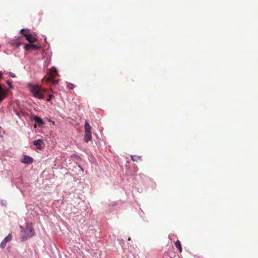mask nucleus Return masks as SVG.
<instances>
[{"instance_id":"1","label":"nucleus","mask_w":258,"mask_h":258,"mask_svg":"<svg viewBox=\"0 0 258 258\" xmlns=\"http://www.w3.org/2000/svg\"><path fill=\"white\" fill-rule=\"evenodd\" d=\"M28 87L33 96L39 99H44L45 94L49 92V90L43 88L39 85H33L29 83L28 84Z\"/></svg>"},{"instance_id":"2","label":"nucleus","mask_w":258,"mask_h":258,"mask_svg":"<svg viewBox=\"0 0 258 258\" xmlns=\"http://www.w3.org/2000/svg\"><path fill=\"white\" fill-rule=\"evenodd\" d=\"M20 228L23 241L26 240L35 235V232L32 224H27L26 229L23 226H20Z\"/></svg>"},{"instance_id":"3","label":"nucleus","mask_w":258,"mask_h":258,"mask_svg":"<svg viewBox=\"0 0 258 258\" xmlns=\"http://www.w3.org/2000/svg\"><path fill=\"white\" fill-rule=\"evenodd\" d=\"M58 75L57 72L55 68L51 69L49 73L46 75L43 79V82H52L53 84H56L58 80H55V78Z\"/></svg>"},{"instance_id":"4","label":"nucleus","mask_w":258,"mask_h":258,"mask_svg":"<svg viewBox=\"0 0 258 258\" xmlns=\"http://www.w3.org/2000/svg\"><path fill=\"white\" fill-rule=\"evenodd\" d=\"M84 130H85V135H84V141L86 143H88L89 141H91L92 139V127L90 125L89 123L87 120L85 121V123L84 125Z\"/></svg>"},{"instance_id":"5","label":"nucleus","mask_w":258,"mask_h":258,"mask_svg":"<svg viewBox=\"0 0 258 258\" xmlns=\"http://www.w3.org/2000/svg\"><path fill=\"white\" fill-rule=\"evenodd\" d=\"M28 29H22L21 30V34L26 38L27 41L30 43H34L37 41V38L33 35L28 34Z\"/></svg>"},{"instance_id":"6","label":"nucleus","mask_w":258,"mask_h":258,"mask_svg":"<svg viewBox=\"0 0 258 258\" xmlns=\"http://www.w3.org/2000/svg\"><path fill=\"white\" fill-rule=\"evenodd\" d=\"M12 234L11 233H9V235L2 241L0 244V247L3 249L4 248L6 247L7 243L12 240Z\"/></svg>"},{"instance_id":"7","label":"nucleus","mask_w":258,"mask_h":258,"mask_svg":"<svg viewBox=\"0 0 258 258\" xmlns=\"http://www.w3.org/2000/svg\"><path fill=\"white\" fill-rule=\"evenodd\" d=\"M40 47L33 44H26L24 46V49L26 51H31L32 50H38Z\"/></svg>"},{"instance_id":"8","label":"nucleus","mask_w":258,"mask_h":258,"mask_svg":"<svg viewBox=\"0 0 258 258\" xmlns=\"http://www.w3.org/2000/svg\"><path fill=\"white\" fill-rule=\"evenodd\" d=\"M7 97V91L0 84V103Z\"/></svg>"},{"instance_id":"9","label":"nucleus","mask_w":258,"mask_h":258,"mask_svg":"<svg viewBox=\"0 0 258 258\" xmlns=\"http://www.w3.org/2000/svg\"><path fill=\"white\" fill-rule=\"evenodd\" d=\"M33 144L35 145L37 149H41L42 148V145L43 144V141L41 139L35 140L33 142Z\"/></svg>"},{"instance_id":"10","label":"nucleus","mask_w":258,"mask_h":258,"mask_svg":"<svg viewBox=\"0 0 258 258\" xmlns=\"http://www.w3.org/2000/svg\"><path fill=\"white\" fill-rule=\"evenodd\" d=\"M33 159L28 156H24L22 160V162L25 164H30L33 162Z\"/></svg>"},{"instance_id":"11","label":"nucleus","mask_w":258,"mask_h":258,"mask_svg":"<svg viewBox=\"0 0 258 258\" xmlns=\"http://www.w3.org/2000/svg\"><path fill=\"white\" fill-rule=\"evenodd\" d=\"M34 120L35 121L36 123H37L39 125H41L44 124V122L43 121L42 119L38 117V116H35L34 117Z\"/></svg>"},{"instance_id":"12","label":"nucleus","mask_w":258,"mask_h":258,"mask_svg":"<svg viewBox=\"0 0 258 258\" xmlns=\"http://www.w3.org/2000/svg\"><path fill=\"white\" fill-rule=\"evenodd\" d=\"M175 246L176 248L178 249L179 251L181 252L182 251V247L180 243V242L179 240H177L175 243H174Z\"/></svg>"},{"instance_id":"13","label":"nucleus","mask_w":258,"mask_h":258,"mask_svg":"<svg viewBox=\"0 0 258 258\" xmlns=\"http://www.w3.org/2000/svg\"><path fill=\"white\" fill-rule=\"evenodd\" d=\"M50 91H52V90H51ZM49 92H50V91L49 90V92L47 94H45V95H48V98L47 99V101H50L51 99L53 97V94H50Z\"/></svg>"},{"instance_id":"14","label":"nucleus","mask_w":258,"mask_h":258,"mask_svg":"<svg viewBox=\"0 0 258 258\" xmlns=\"http://www.w3.org/2000/svg\"><path fill=\"white\" fill-rule=\"evenodd\" d=\"M131 158L132 159V160L134 162H137L138 161V160H139L140 159V157L139 156H131Z\"/></svg>"},{"instance_id":"15","label":"nucleus","mask_w":258,"mask_h":258,"mask_svg":"<svg viewBox=\"0 0 258 258\" xmlns=\"http://www.w3.org/2000/svg\"><path fill=\"white\" fill-rule=\"evenodd\" d=\"M75 85L72 83H68V88L70 89L73 90L74 88H75Z\"/></svg>"},{"instance_id":"16","label":"nucleus","mask_w":258,"mask_h":258,"mask_svg":"<svg viewBox=\"0 0 258 258\" xmlns=\"http://www.w3.org/2000/svg\"><path fill=\"white\" fill-rule=\"evenodd\" d=\"M14 43L16 45L17 47H19L22 44V43L20 42V39L16 40Z\"/></svg>"},{"instance_id":"17","label":"nucleus","mask_w":258,"mask_h":258,"mask_svg":"<svg viewBox=\"0 0 258 258\" xmlns=\"http://www.w3.org/2000/svg\"><path fill=\"white\" fill-rule=\"evenodd\" d=\"M9 75L10 77H12V78H15L16 77L15 74L14 73H12V72H9Z\"/></svg>"},{"instance_id":"18","label":"nucleus","mask_w":258,"mask_h":258,"mask_svg":"<svg viewBox=\"0 0 258 258\" xmlns=\"http://www.w3.org/2000/svg\"><path fill=\"white\" fill-rule=\"evenodd\" d=\"M2 78V73H0V79Z\"/></svg>"},{"instance_id":"19","label":"nucleus","mask_w":258,"mask_h":258,"mask_svg":"<svg viewBox=\"0 0 258 258\" xmlns=\"http://www.w3.org/2000/svg\"><path fill=\"white\" fill-rule=\"evenodd\" d=\"M10 88H12V86L11 85H10Z\"/></svg>"}]
</instances>
